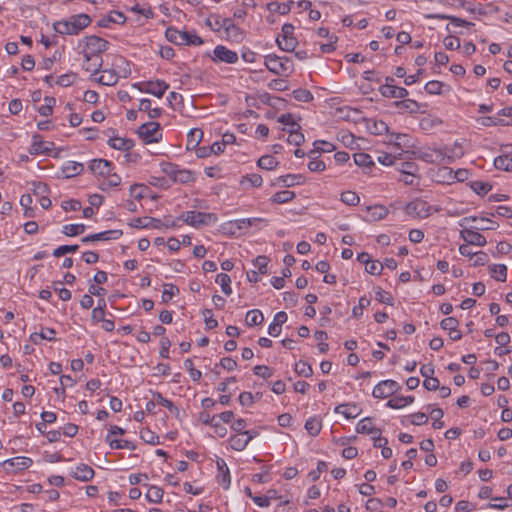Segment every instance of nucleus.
I'll return each mask as SVG.
<instances>
[{
	"mask_svg": "<svg viewBox=\"0 0 512 512\" xmlns=\"http://www.w3.org/2000/svg\"><path fill=\"white\" fill-rule=\"evenodd\" d=\"M245 321L248 326L260 325L264 321L263 313L258 309L250 310L246 314Z\"/></svg>",
	"mask_w": 512,
	"mask_h": 512,
	"instance_id": "f704fd0d",
	"label": "nucleus"
},
{
	"mask_svg": "<svg viewBox=\"0 0 512 512\" xmlns=\"http://www.w3.org/2000/svg\"><path fill=\"white\" fill-rule=\"evenodd\" d=\"M91 23V18L87 14H78L69 17L67 20H61L54 23V30L62 35H77L81 30Z\"/></svg>",
	"mask_w": 512,
	"mask_h": 512,
	"instance_id": "f257e3e1",
	"label": "nucleus"
},
{
	"mask_svg": "<svg viewBox=\"0 0 512 512\" xmlns=\"http://www.w3.org/2000/svg\"><path fill=\"white\" fill-rule=\"evenodd\" d=\"M401 389V386L394 380H384L379 382L373 389L372 395L377 399L390 397Z\"/></svg>",
	"mask_w": 512,
	"mask_h": 512,
	"instance_id": "1a4fd4ad",
	"label": "nucleus"
},
{
	"mask_svg": "<svg viewBox=\"0 0 512 512\" xmlns=\"http://www.w3.org/2000/svg\"><path fill=\"white\" fill-rule=\"evenodd\" d=\"M394 106L404 112L418 113L420 111V104L412 99H402L394 102Z\"/></svg>",
	"mask_w": 512,
	"mask_h": 512,
	"instance_id": "5701e85b",
	"label": "nucleus"
},
{
	"mask_svg": "<svg viewBox=\"0 0 512 512\" xmlns=\"http://www.w3.org/2000/svg\"><path fill=\"white\" fill-rule=\"evenodd\" d=\"M153 398H154L156 404L166 407L172 414H175V415L179 414V410L173 404V402L166 399L165 397H163L161 393H159V392L154 393Z\"/></svg>",
	"mask_w": 512,
	"mask_h": 512,
	"instance_id": "e433bc0d",
	"label": "nucleus"
},
{
	"mask_svg": "<svg viewBox=\"0 0 512 512\" xmlns=\"http://www.w3.org/2000/svg\"><path fill=\"white\" fill-rule=\"evenodd\" d=\"M138 135L144 143H156L162 139L160 124L147 122L138 128Z\"/></svg>",
	"mask_w": 512,
	"mask_h": 512,
	"instance_id": "39448f33",
	"label": "nucleus"
},
{
	"mask_svg": "<svg viewBox=\"0 0 512 512\" xmlns=\"http://www.w3.org/2000/svg\"><path fill=\"white\" fill-rule=\"evenodd\" d=\"M414 402L413 396H397L391 398L386 403V406L392 409H400Z\"/></svg>",
	"mask_w": 512,
	"mask_h": 512,
	"instance_id": "a878e982",
	"label": "nucleus"
},
{
	"mask_svg": "<svg viewBox=\"0 0 512 512\" xmlns=\"http://www.w3.org/2000/svg\"><path fill=\"white\" fill-rule=\"evenodd\" d=\"M368 211L370 212V217L374 221L381 220L385 218L388 214V209L382 205H375L373 207H369Z\"/></svg>",
	"mask_w": 512,
	"mask_h": 512,
	"instance_id": "49530a36",
	"label": "nucleus"
},
{
	"mask_svg": "<svg viewBox=\"0 0 512 512\" xmlns=\"http://www.w3.org/2000/svg\"><path fill=\"white\" fill-rule=\"evenodd\" d=\"M335 413L342 414L347 419L356 418L359 415V409L355 404H340L335 407Z\"/></svg>",
	"mask_w": 512,
	"mask_h": 512,
	"instance_id": "4be33fe9",
	"label": "nucleus"
},
{
	"mask_svg": "<svg viewBox=\"0 0 512 512\" xmlns=\"http://www.w3.org/2000/svg\"><path fill=\"white\" fill-rule=\"evenodd\" d=\"M54 148L53 142L43 141L40 135H34L29 152L32 155H49Z\"/></svg>",
	"mask_w": 512,
	"mask_h": 512,
	"instance_id": "ddd939ff",
	"label": "nucleus"
},
{
	"mask_svg": "<svg viewBox=\"0 0 512 512\" xmlns=\"http://www.w3.org/2000/svg\"><path fill=\"white\" fill-rule=\"evenodd\" d=\"M405 211L409 216L423 219L431 214L432 207L422 199H414L406 205Z\"/></svg>",
	"mask_w": 512,
	"mask_h": 512,
	"instance_id": "0eeeda50",
	"label": "nucleus"
},
{
	"mask_svg": "<svg viewBox=\"0 0 512 512\" xmlns=\"http://www.w3.org/2000/svg\"><path fill=\"white\" fill-rule=\"evenodd\" d=\"M45 104L41 105L38 108V112L41 116L48 117L53 112V106L55 104V98L53 97H45L44 99Z\"/></svg>",
	"mask_w": 512,
	"mask_h": 512,
	"instance_id": "603ef678",
	"label": "nucleus"
},
{
	"mask_svg": "<svg viewBox=\"0 0 512 512\" xmlns=\"http://www.w3.org/2000/svg\"><path fill=\"white\" fill-rule=\"evenodd\" d=\"M354 162L359 167H366L369 168L372 165H374V162L372 160V157L364 152H359L354 154Z\"/></svg>",
	"mask_w": 512,
	"mask_h": 512,
	"instance_id": "79ce46f5",
	"label": "nucleus"
},
{
	"mask_svg": "<svg viewBox=\"0 0 512 512\" xmlns=\"http://www.w3.org/2000/svg\"><path fill=\"white\" fill-rule=\"evenodd\" d=\"M369 305H370V299H368L365 296L359 298L358 305L353 307V309H352V315L356 318L362 316L363 309H365Z\"/></svg>",
	"mask_w": 512,
	"mask_h": 512,
	"instance_id": "052dcab7",
	"label": "nucleus"
},
{
	"mask_svg": "<svg viewBox=\"0 0 512 512\" xmlns=\"http://www.w3.org/2000/svg\"><path fill=\"white\" fill-rule=\"evenodd\" d=\"M340 200L349 206H355L359 203L360 198L354 191H345L341 194Z\"/></svg>",
	"mask_w": 512,
	"mask_h": 512,
	"instance_id": "5fc2aeb1",
	"label": "nucleus"
},
{
	"mask_svg": "<svg viewBox=\"0 0 512 512\" xmlns=\"http://www.w3.org/2000/svg\"><path fill=\"white\" fill-rule=\"evenodd\" d=\"M133 86L141 92L154 95L158 98H162L166 90L169 88V85L163 80L136 83Z\"/></svg>",
	"mask_w": 512,
	"mask_h": 512,
	"instance_id": "423d86ee",
	"label": "nucleus"
},
{
	"mask_svg": "<svg viewBox=\"0 0 512 512\" xmlns=\"http://www.w3.org/2000/svg\"><path fill=\"white\" fill-rule=\"evenodd\" d=\"M211 59L215 63L223 62L227 64H234L238 61V54L223 45H217L213 50Z\"/></svg>",
	"mask_w": 512,
	"mask_h": 512,
	"instance_id": "9d476101",
	"label": "nucleus"
},
{
	"mask_svg": "<svg viewBox=\"0 0 512 512\" xmlns=\"http://www.w3.org/2000/svg\"><path fill=\"white\" fill-rule=\"evenodd\" d=\"M269 263L268 257L261 255L254 259L253 265L258 269L259 273L266 274L267 273V265Z\"/></svg>",
	"mask_w": 512,
	"mask_h": 512,
	"instance_id": "e2e57ef3",
	"label": "nucleus"
},
{
	"mask_svg": "<svg viewBox=\"0 0 512 512\" xmlns=\"http://www.w3.org/2000/svg\"><path fill=\"white\" fill-rule=\"evenodd\" d=\"M216 283L220 284L221 286V289H222V292L229 296L231 293H232V288H231V278L228 274L226 273H220L216 276V279H215Z\"/></svg>",
	"mask_w": 512,
	"mask_h": 512,
	"instance_id": "4c0bfd02",
	"label": "nucleus"
},
{
	"mask_svg": "<svg viewBox=\"0 0 512 512\" xmlns=\"http://www.w3.org/2000/svg\"><path fill=\"white\" fill-rule=\"evenodd\" d=\"M257 165L261 168V169H265V170H273L274 168L277 167L278 165V161L276 160V158L272 155H264L262 157L259 158L258 162H257Z\"/></svg>",
	"mask_w": 512,
	"mask_h": 512,
	"instance_id": "58836bf2",
	"label": "nucleus"
},
{
	"mask_svg": "<svg viewBox=\"0 0 512 512\" xmlns=\"http://www.w3.org/2000/svg\"><path fill=\"white\" fill-rule=\"evenodd\" d=\"M122 236L121 230H107L95 234L88 235L81 239L82 243H90L95 241H108V240H116Z\"/></svg>",
	"mask_w": 512,
	"mask_h": 512,
	"instance_id": "2eb2a0df",
	"label": "nucleus"
},
{
	"mask_svg": "<svg viewBox=\"0 0 512 512\" xmlns=\"http://www.w3.org/2000/svg\"><path fill=\"white\" fill-rule=\"evenodd\" d=\"M49 192V187L47 184L43 182H33V193L35 196L44 197L47 196Z\"/></svg>",
	"mask_w": 512,
	"mask_h": 512,
	"instance_id": "774afa93",
	"label": "nucleus"
},
{
	"mask_svg": "<svg viewBox=\"0 0 512 512\" xmlns=\"http://www.w3.org/2000/svg\"><path fill=\"white\" fill-rule=\"evenodd\" d=\"M32 459L28 457H14L2 462V467L8 472L24 470L32 465Z\"/></svg>",
	"mask_w": 512,
	"mask_h": 512,
	"instance_id": "4468645a",
	"label": "nucleus"
},
{
	"mask_svg": "<svg viewBox=\"0 0 512 512\" xmlns=\"http://www.w3.org/2000/svg\"><path fill=\"white\" fill-rule=\"evenodd\" d=\"M295 372L302 377H310L313 374L312 367L305 361L295 363Z\"/></svg>",
	"mask_w": 512,
	"mask_h": 512,
	"instance_id": "3c124183",
	"label": "nucleus"
},
{
	"mask_svg": "<svg viewBox=\"0 0 512 512\" xmlns=\"http://www.w3.org/2000/svg\"><path fill=\"white\" fill-rule=\"evenodd\" d=\"M222 22V29L225 31L227 39L233 41H240L242 39L243 33L241 29L234 24L231 18H224V21Z\"/></svg>",
	"mask_w": 512,
	"mask_h": 512,
	"instance_id": "f3484780",
	"label": "nucleus"
},
{
	"mask_svg": "<svg viewBox=\"0 0 512 512\" xmlns=\"http://www.w3.org/2000/svg\"><path fill=\"white\" fill-rule=\"evenodd\" d=\"M222 21H224V18L213 14L206 19V25L214 31H220L223 28Z\"/></svg>",
	"mask_w": 512,
	"mask_h": 512,
	"instance_id": "6e6d98bb",
	"label": "nucleus"
},
{
	"mask_svg": "<svg viewBox=\"0 0 512 512\" xmlns=\"http://www.w3.org/2000/svg\"><path fill=\"white\" fill-rule=\"evenodd\" d=\"M79 47H82L84 58L89 59L92 57H101V54L108 49L109 42L96 35H91L81 40Z\"/></svg>",
	"mask_w": 512,
	"mask_h": 512,
	"instance_id": "f03ea898",
	"label": "nucleus"
},
{
	"mask_svg": "<svg viewBox=\"0 0 512 512\" xmlns=\"http://www.w3.org/2000/svg\"><path fill=\"white\" fill-rule=\"evenodd\" d=\"M166 39L176 45H184L187 40V31L178 30L174 27H168L165 31Z\"/></svg>",
	"mask_w": 512,
	"mask_h": 512,
	"instance_id": "6ab92c4d",
	"label": "nucleus"
},
{
	"mask_svg": "<svg viewBox=\"0 0 512 512\" xmlns=\"http://www.w3.org/2000/svg\"><path fill=\"white\" fill-rule=\"evenodd\" d=\"M217 467L220 472L218 476L219 482L223 485L225 489H228L230 485V473L225 461L222 459L218 460Z\"/></svg>",
	"mask_w": 512,
	"mask_h": 512,
	"instance_id": "bb28decb",
	"label": "nucleus"
},
{
	"mask_svg": "<svg viewBox=\"0 0 512 512\" xmlns=\"http://www.w3.org/2000/svg\"><path fill=\"white\" fill-rule=\"evenodd\" d=\"M311 161L308 163V169L311 172H321L324 171L326 165L323 161L319 160L316 156L312 155Z\"/></svg>",
	"mask_w": 512,
	"mask_h": 512,
	"instance_id": "338daca9",
	"label": "nucleus"
},
{
	"mask_svg": "<svg viewBox=\"0 0 512 512\" xmlns=\"http://www.w3.org/2000/svg\"><path fill=\"white\" fill-rule=\"evenodd\" d=\"M288 143L299 146L304 142V135L298 130H288Z\"/></svg>",
	"mask_w": 512,
	"mask_h": 512,
	"instance_id": "69168bd1",
	"label": "nucleus"
},
{
	"mask_svg": "<svg viewBox=\"0 0 512 512\" xmlns=\"http://www.w3.org/2000/svg\"><path fill=\"white\" fill-rule=\"evenodd\" d=\"M491 276L500 282H504L507 277V267L504 264H493L489 267Z\"/></svg>",
	"mask_w": 512,
	"mask_h": 512,
	"instance_id": "72a5a7b5",
	"label": "nucleus"
},
{
	"mask_svg": "<svg viewBox=\"0 0 512 512\" xmlns=\"http://www.w3.org/2000/svg\"><path fill=\"white\" fill-rule=\"evenodd\" d=\"M112 163L104 159H94L91 161L90 169L94 174L106 176L112 171Z\"/></svg>",
	"mask_w": 512,
	"mask_h": 512,
	"instance_id": "a211bd4d",
	"label": "nucleus"
},
{
	"mask_svg": "<svg viewBox=\"0 0 512 512\" xmlns=\"http://www.w3.org/2000/svg\"><path fill=\"white\" fill-rule=\"evenodd\" d=\"M256 436L257 432L255 431H244L241 434L233 435L229 439L230 447L235 451H242Z\"/></svg>",
	"mask_w": 512,
	"mask_h": 512,
	"instance_id": "9b49d317",
	"label": "nucleus"
},
{
	"mask_svg": "<svg viewBox=\"0 0 512 512\" xmlns=\"http://www.w3.org/2000/svg\"><path fill=\"white\" fill-rule=\"evenodd\" d=\"M470 220L475 221L476 217H465L459 222V225L461 227H464V229L461 230V232H460V237L467 244L480 246V247L485 246L487 243L486 238L482 234H480L479 232L474 230L473 228L466 227L467 222Z\"/></svg>",
	"mask_w": 512,
	"mask_h": 512,
	"instance_id": "20e7f679",
	"label": "nucleus"
},
{
	"mask_svg": "<svg viewBox=\"0 0 512 512\" xmlns=\"http://www.w3.org/2000/svg\"><path fill=\"white\" fill-rule=\"evenodd\" d=\"M471 188L477 194L485 195L492 189V186L488 182L474 181L471 183Z\"/></svg>",
	"mask_w": 512,
	"mask_h": 512,
	"instance_id": "13d9d810",
	"label": "nucleus"
},
{
	"mask_svg": "<svg viewBox=\"0 0 512 512\" xmlns=\"http://www.w3.org/2000/svg\"><path fill=\"white\" fill-rule=\"evenodd\" d=\"M94 470L86 465L80 464L78 465L74 471L71 472V476L76 480L87 482L94 477Z\"/></svg>",
	"mask_w": 512,
	"mask_h": 512,
	"instance_id": "aec40b11",
	"label": "nucleus"
},
{
	"mask_svg": "<svg viewBox=\"0 0 512 512\" xmlns=\"http://www.w3.org/2000/svg\"><path fill=\"white\" fill-rule=\"evenodd\" d=\"M106 442L109 443V446L112 449H128V450H134L136 447L133 444V442L124 440V439H113L110 438V435L106 436Z\"/></svg>",
	"mask_w": 512,
	"mask_h": 512,
	"instance_id": "7c9ffc66",
	"label": "nucleus"
},
{
	"mask_svg": "<svg viewBox=\"0 0 512 512\" xmlns=\"http://www.w3.org/2000/svg\"><path fill=\"white\" fill-rule=\"evenodd\" d=\"M84 166L82 163L68 161L63 167L62 172L66 178H72L82 173Z\"/></svg>",
	"mask_w": 512,
	"mask_h": 512,
	"instance_id": "b1692460",
	"label": "nucleus"
},
{
	"mask_svg": "<svg viewBox=\"0 0 512 512\" xmlns=\"http://www.w3.org/2000/svg\"><path fill=\"white\" fill-rule=\"evenodd\" d=\"M444 412L441 408H433L430 411V416L433 420L432 426L434 429H440L444 426V423L441 421Z\"/></svg>",
	"mask_w": 512,
	"mask_h": 512,
	"instance_id": "864d4df0",
	"label": "nucleus"
},
{
	"mask_svg": "<svg viewBox=\"0 0 512 512\" xmlns=\"http://www.w3.org/2000/svg\"><path fill=\"white\" fill-rule=\"evenodd\" d=\"M249 227H251V222L248 218L230 221L225 224V229H227L231 234H235L237 230H246Z\"/></svg>",
	"mask_w": 512,
	"mask_h": 512,
	"instance_id": "393cba45",
	"label": "nucleus"
},
{
	"mask_svg": "<svg viewBox=\"0 0 512 512\" xmlns=\"http://www.w3.org/2000/svg\"><path fill=\"white\" fill-rule=\"evenodd\" d=\"M62 283L60 281L53 282V289L55 292L58 293L59 298L63 301H68L71 299V292L70 290L64 288L61 286Z\"/></svg>",
	"mask_w": 512,
	"mask_h": 512,
	"instance_id": "680f3d73",
	"label": "nucleus"
},
{
	"mask_svg": "<svg viewBox=\"0 0 512 512\" xmlns=\"http://www.w3.org/2000/svg\"><path fill=\"white\" fill-rule=\"evenodd\" d=\"M276 41H277V44H278L279 48L284 50V51H287V52L293 51L296 48L297 44H298L296 38H280V37H277Z\"/></svg>",
	"mask_w": 512,
	"mask_h": 512,
	"instance_id": "de8ad7c7",
	"label": "nucleus"
},
{
	"mask_svg": "<svg viewBox=\"0 0 512 512\" xmlns=\"http://www.w3.org/2000/svg\"><path fill=\"white\" fill-rule=\"evenodd\" d=\"M494 166L499 170L512 172V145L502 148L501 154L494 159Z\"/></svg>",
	"mask_w": 512,
	"mask_h": 512,
	"instance_id": "f8f14e48",
	"label": "nucleus"
},
{
	"mask_svg": "<svg viewBox=\"0 0 512 512\" xmlns=\"http://www.w3.org/2000/svg\"><path fill=\"white\" fill-rule=\"evenodd\" d=\"M295 197V193L289 190H282L279 192H276L272 196V201L274 203L283 204L291 201Z\"/></svg>",
	"mask_w": 512,
	"mask_h": 512,
	"instance_id": "37998d69",
	"label": "nucleus"
},
{
	"mask_svg": "<svg viewBox=\"0 0 512 512\" xmlns=\"http://www.w3.org/2000/svg\"><path fill=\"white\" fill-rule=\"evenodd\" d=\"M314 147L315 148L309 152V154H308L309 157H312V155H315L319 152L330 153L336 149L332 143L324 141V140L315 141Z\"/></svg>",
	"mask_w": 512,
	"mask_h": 512,
	"instance_id": "473e14b6",
	"label": "nucleus"
},
{
	"mask_svg": "<svg viewBox=\"0 0 512 512\" xmlns=\"http://www.w3.org/2000/svg\"><path fill=\"white\" fill-rule=\"evenodd\" d=\"M322 428L321 420L317 418H310L305 423V429L311 436H317Z\"/></svg>",
	"mask_w": 512,
	"mask_h": 512,
	"instance_id": "a19ab883",
	"label": "nucleus"
},
{
	"mask_svg": "<svg viewBox=\"0 0 512 512\" xmlns=\"http://www.w3.org/2000/svg\"><path fill=\"white\" fill-rule=\"evenodd\" d=\"M249 183L252 187H260L263 183L262 176L259 174H248L242 177L241 184Z\"/></svg>",
	"mask_w": 512,
	"mask_h": 512,
	"instance_id": "bf43d9fd",
	"label": "nucleus"
},
{
	"mask_svg": "<svg viewBox=\"0 0 512 512\" xmlns=\"http://www.w3.org/2000/svg\"><path fill=\"white\" fill-rule=\"evenodd\" d=\"M264 64L270 72L276 75H281L291 68L288 58H280L275 55H267Z\"/></svg>",
	"mask_w": 512,
	"mask_h": 512,
	"instance_id": "6e6552de",
	"label": "nucleus"
},
{
	"mask_svg": "<svg viewBox=\"0 0 512 512\" xmlns=\"http://www.w3.org/2000/svg\"><path fill=\"white\" fill-rule=\"evenodd\" d=\"M79 246L78 245H62V246H59L57 247L54 251H53V256L54 257H61L67 253H74L78 250Z\"/></svg>",
	"mask_w": 512,
	"mask_h": 512,
	"instance_id": "0e129e2a",
	"label": "nucleus"
},
{
	"mask_svg": "<svg viewBox=\"0 0 512 512\" xmlns=\"http://www.w3.org/2000/svg\"><path fill=\"white\" fill-rule=\"evenodd\" d=\"M146 498L149 502L160 503L163 498V490L160 487L151 486L146 493Z\"/></svg>",
	"mask_w": 512,
	"mask_h": 512,
	"instance_id": "a18cd8bd",
	"label": "nucleus"
},
{
	"mask_svg": "<svg viewBox=\"0 0 512 512\" xmlns=\"http://www.w3.org/2000/svg\"><path fill=\"white\" fill-rule=\"evenodd\" d=\"M102 64H103L102 57H94V58L92 57L89 59H85V62L83 63V68L86 71L92 72L93 75H95L98 72H100Z\"/></svg>",
	"mask_w": 512,
	"mask_h": 512,
	"instance_id": "2f4dec72",
	"label": "nucleus"
},
{
	"mask_svg": "<svg viewBox=\"0 0 512 512\" xmlns=\"http://www.w3.org/2000/svg\"><path fill=\"white\" fill-rule=\"evenodd\" d=\"M101 75L97 78H95V81L99 84L106 85V86H113L115 85L119 80V75L112 69H104L100 70Z\"/></svg>",
	"mask_w": 512,
	"mask_h": 512,
	"instance_id": "412c9836",
	"label": "nucleus"
},
{
	"mask_svg": "<svg viewBox=\"0 0 512 512\" xmlns=\"http://www.w3.org/2000/svg\"><path fill=\"white\" fill-rule=\"evenodd\" d=\"M179 293V288L174 284H165L164 291L162 293V301H170L176 294Z\"/></svg>",
	"mask_w": 512,
	"mask_h": 512,
	"instance_id": "4d7b16f0",
	"label": "nucleus"
},
{
	"mask_svg": "<svg viewBox=\"0 0 512 512\" xmlns=\"http://www.w3.org/2000/svg\"><path fill=\"white\" fill-rule=\"evenodd\" d=\"M378 430L373 426L372 419L369 417L360 420L356 425V431L360 434H375Z\"/></svg>",
	"mask_w": 512,
	"mask_h": 512,
	"instance_id": "c85d7f7f",
	"label": "nucleus"
},
{
	"mask_svg": "<svg viewBox=\"0 0 512 512\" xmlns=\"http://www.w3.org/2000/svg\"><path fill=\"white\" fill-rule=\"evenodd\" d=\"M161 225H162L161 220L156 219V218H148V217L137 218L134 220V224H133V226L136 228H154V229L160 228Z\"/></svg>",
	"mask_w": 512,
	"mask_h": 512,
	"instance_id": "cd10ccee",
	"label": "nucleus"
},
{
	"mask_svg": "<svg viewBox=\"0 0 512 512\" xmlns=\"http://www.w3.org/2000/svg\"><path fill=\"white\" fill-rule=\"evenodd\" d=\"M379 92L386 98L404 99L408 96L409 92L406 88L395 86L394 84L381 85Z\"/></svg>",
	"mask_w": 512,
	"mask_h": 512,
	"instance_id": "dca6fc26",
	"label": "nucleus"
},
{
	"mask_svg": "<svg viewBox=\"0 0 512 512\" xmlns=\"http://www.w3.org/2000/svg\"><path fill=\"white\" fill-rule=\"evenodd\" d=\"M106 179L102 181L100 184V189L107 190L111 187H117L121 183V178L116 173H109V175H106Z\"/></svg>",
	"mask_w": 512,
	"mask_h": 512,
	"instance_id": "c03bdc74",
	"label": "nucleus"
},
{
	"mask_svg": "<svg viewBox=\"0 0 512 512\" xmlns=\"http://www.w3.org/2000/svg\"><path fill=\"white\" fill-rule=\"evenodd\" d=\"M292 96L299 102L307 103L313 100V94L308 89L304 88L295 89L292 92Z\"/></svg>",
	"mask_w": 512,
	"mask_h": 512,
	"instance_id": "09e8293b",
	"label": "nucleus"
},
{
	"mask_svg": "<svg viewBox=\"0 0 512 512\" xmlns=\"http://www.w3.org/2000/svg\"><path fill=\"white\" fill-rule=\"evenodd\" d=\"M178 219L195 228H200L201 226H210L218 221L216 214L199 211L183 212Z\"/></svg>",
	"mask_w": 512,
	"mask_h": 512,
	"instance_id": "7ed1b4c3",
	"label": "nucleus"
},
{
	"mask_svg": "<svg viewBox=\"0 0 512 512\" xmlns=\"http://www.w3.org/2000/svg\"><path fill=\"white\" fill-rule=\"evenodd\" d=\"M32 203L33 199L30 194H24L21 196L20 204L24 208V215L29 218L34 216V210L31 207Z\"/></svg>",
	"mask_w": 512,
	"mask_h": 512,
	"instance_id": "8fccbe9b",
	"label": "nucleus"
},
{
	"mask_svg": "<svg viewBox=\"0 0 512 512\" xmlns=\"http://www.w3.org/2000/svg\"><path fill=\"white\" fill-rule=\"evenodd\" d=\"M277 181L284 187H292L302 183L304 181V177L300 174H287L285 176H280Z\"/></svg>",
	"mask_w": 512,
	"mask_h": 512,
	"instance_id": "c756f323",
	"label": "nucleus"
},
{
	"mask_svg": "<svg viewBox=\"0 0 512 512\" xmlns=\"http://www.w3.org/2000/svg\"><path fill=\"white\" fill-rule=\"evenodd\" d=\"M108 144L114 149L124 150V151L131 149L133 146V143L131 140L125 139L122 137L110 138L108 141Z\"/></svg>",
	"mask_w": 512,
	"mask_h": 512,
	"instance_id": "c9c22d12",
	"label": "nucleus"
},
{
	"mask_svg": "<svg viewBox=\"0 0 512 512\" xmlns=\"http://www.w3.org/2000/svg\"><path fill=\"white\" fill-rule=\"evenodd\" d=\"M86 230V226L84 224H67L62 228V233L67 236H77Z\"/></svg>",
	"mask_w": 512,
	"mask_h": 512,
	"instance_id": "ea45409f",
	"label": "nucleus"
}]
</instances>
